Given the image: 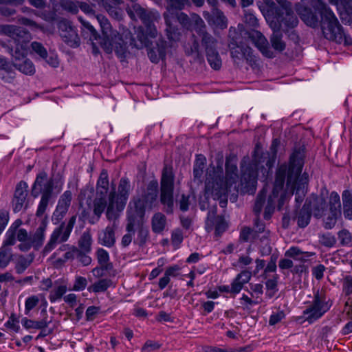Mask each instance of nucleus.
Returning <instances> with one entry per match:
<instances>
[{"label": "nucleus", "mask_w": 352, "mask_h": 352, "mask_svg": "<svg viewBox=\"0 0 352 352\" xmlns=\"http://www.w3.org/2000/svg\"><path fill=\"white\" fill-rule=\"evenodd\" d=\"M304 165V154L300 150L294 151L289 158V164H281L276 170L272 194L268 197L264 210V219L269 220L275 209L276 199L286 182L287 190H296V201L301 204L307 190L309 175H300Z\"/></svg>", "instance_id": "f257e3e1"}, {"label": "nucleus", "mask_w": 352, "mask_h": 352, "mask_svg": "<svg viewBox=\"0 0 352 352\" xmlns=\"http://www.w3.org/2000/svg\"><path fill=\"white\" fill-rule=\"evenodd\" d=\"M237 159L234 155L226 157V177H223V156L217 160V166H210L206 173L205 190L210 193L214 199H220V205L224 207L227 204V195L228 192L234 190L238 192L239 175L236 166Z\"/></svg>", "instance_id": "f03ea898"}, {"label": "nucleus", "mask_w": 352, "mask_h": 352, "mask_svg": "<svg viewBox=\"0 0 352 352\" xmlns=\"http://www.w3.org/2000/svg\"><path fill=\"white\" fill-rule=\"evenodd\" d=\"M97 20L100 25L102 38H100V45L108 54L114 51L120 58H124L127 54L126 43L116 30H113L109 20L102 15L97 16Z\"/></svg>", "instance_id": "7ed1b4c3"}, {"label": "nucleus", "mask_w": 352, "mask_h": 352, "mask_svg": "<svg viewBox=\"0 0 352 352\" xmlns=\"http://www.w3.org/2000/svg\"><path fill=\"white\" fill-rule=\"evenodd\" d=\"M314 8L320 15V24L325 37L337 43L346 40V36L341 25L332 10L321 0H317Z\"/></svg>", "instance_id": "20e7f679"}, {"label": "nucleus", "mask_w": 352, "mask_h": 352, "mask_svg": "<svg viewBox=\"0 0 352 352\" xmlns=\"http://www.w3.org/2000/svg\"><path fill=\"white\" fill-rule=\"evenodd\" d=\"M166 32L168 38L171 41H177L180 37V32L176 24H179L187 30L194 29L195 32L201 28H206V24L200 16L196 13H191L190 16L184 12H179L173 15V18L164 19Z\"/></svg>", "instance_id": "39448f33"}, {"label": "nucleus", "mask_w": 352, "mask_h": 352, "mask_svg": "<svg viewBox=\"0 0 352 352\" xmlns=\"http://www.w3.org/2000/svg\"><path fill=\"white\" fill-rule=\"evenodd\" d=\"M54 185V180L52 178L49 179L45 172L37 175L31 190V195L34 198L41 195L36 213L37 217H42L44 214L49 204L55 198L56 195L53 193Z\"/></svg>", "instance_id": "423d86ee"}, {"label": "nucleus", "mask_w": 352, "mask_h": 352, "mask_svg": "<svg viewBox=\"0 0 352 352\" xmlns=\"http://www.w3.org/2000/svg\"><path fill=\"white\" fill-rule=\"evenodd\" d=\"M175 175L171 166L165 165L162 170L160 180V202L164 206L166 213L173 212Z\"/></svg>", "instance_id": "0eeeda50"}, {"label": "nucleus", "mask_w": 352, "mask_h": 352, "mask_svg": "<svg viewBox=\"0 0 352 352\" xmlns=\"http://www.w3.org/2000/svg\"><path fill=\"white\" fill-rule=\"evenodd\" d=\"M248 157H244L241 162V184L246 192L253 193L256 189L258 176V163L256 159L248 162Z\"/></svg>", "instance_id": "6e6552de"}, {"label": "nucleus", "mask_w": 352, "mask_h": 352, "mask_svg": "<svg viewBox=\"0 0 352 352\" xmlns=\"http://www.w3.org/2000/svg\"><path fill=\"white\" fill-rule=\"evenodd\" d=\"M76 216H72L67 223L63 222L58 228L54 229L50 236V239L44 248L45 252H50L58 243L65 242L69 237L74 226L76 223Z\"/></svg>", "instance_id": "1a4fd4ad"}, {"label": "nucleus", "mask_w": 352, "mask_h": 352, "mask_svg": "<svg viewBox=\"0 0 352 352\" xmlns=\"http://www.w3.org/2000/svg\"><path fill=\"white\" fill-rule=\"evenodd\" d=\"M278 23H270L272 30L282 29L285 33L289 32L290 30H293L298 24V19L292 10H286L284 12L279 14L277 17Z\"/></svg>", "instance_id": "9d476101"}, {"label": "nucleus", "mask_w": 352, "mask_h": 352, "mask_svg": "<svg viewBox=\"0 0 352 352\" xmlns=\"http://www.w3.org/2000/svg\"><path fill=\"white\" fill-rule=\"evenodd\" d=\"M205 228L208 232L214 229L215 236L220 237L227 230L228 224L223 217L217 214V209L214 208L208 213Z\"/></svg>", "instance_id": "9b49d317"}, {"label": "nucleus", "mask_w": 352, "mask_h": 352, "mask_svg": "<svg viewBox=\"0 0 352 352\" xmlns=\"http://www.w3.org/2000/svg\"><path fill=\"white\" fill-rule=\"evenodd\" d=\"M327 310L328 307L327 303L320 298L318 292L314 295L312 304L303 311V315L307 321L309 323H312L320 318Z\"/></svg>", "instance_id": "f8f14e48"}, {"label": "nucleus", "mask_w": 352, "mask_h": 352, "mask_svg": "<svg viewBox=\"0 0 352 352\" xmlns=\"http://www.w3.org/2000/svg\"><path fill=\"white\" fill-rule=\"evenodd\" d=\"M159 185L157 180L151 181L146 188V191L143 197V200L138 199L135 201V207L136 210L142 214L144 207L147 205L150 206L156 200L158 195Z\"/></svg>", "instance_id": "ddd939ff"}, {"label": "nucleus", "mask_w": 352, "mask_h": 352, "mask_svg": "<svg viewBox=\"0 0 352 352\" xmlns=\"http://www.w3.org/2000/svg\"><path fill=\"white\" fill-rule=\"evenodd\" d=\"M60 35L63 41L72 47L80 45V38L74 27L68 21H62L58 25Z\"/></svg>", "instance_id": "4468645a"}, {"label": "nucleus", "mask_w": 352, "mask_h": 352, "mask_svg": "<svg viewBox=\"0 0 352 352\" xmlns=\"http://www.w3.org/2000/svg\"><path fill=\"white\" fill-rule=\"evenodd\" d=\"M28 184L24 181L19 182L14 190L12 206L14 212H20L23 208L28 207Z\"/></svg>", "instance_id": "2eb2a0df"}, {"label": "nucleus", "mask_w": 352, "mask_h": 352, "mask_svg": "<svg viewBox=\"0 0 352 352\" xmlns=\"http://www.w3.org/2000/svg\"><path fill=\"white\" fill-rule=\"evenodd\" d=\"M267 190L263 188L257 195L253 207V212L256 218L254 221V229L256 232H263L265 230V224L259 219L260 214L267 205L266 201Z\"/></svg>", "instance_id": "dca6fc26"}, {"label": "nucleus", "mask_w": 352, "mask_h": 352, "mask_svg": "<svg viewBox=\"0 0 352 352\" xmlns=\"http://www.w3.org/2000/svg\"><path fill=\"white\" fill-rule=\"evenodd\" d=\"M231 56L234 59L241 60L246 59L248 62H254V56L252 54V50L243 45H239L234 40L229 44Z\"/></svg>", "instance_id": "f3484780"}, {"label": "nucleus", "mask_w": 352, "mask_h": 352, "mask_svg": "<svg viewBox=\"0 0 352 352\" xmlns=\"http://www.w3.org/2000/svg\"><path fill=\"white\" fill-rule=\"evenodd\" d=\"M249 38L265 56L270 58L275 56L270 49L268 41L261 32L253 31L249 34Z\"/></svg>", "instance_id": "a211bd4d"}, {"label": "nucleus", "mask_w": 352, "mask_h": 352, "mask_svg": "<svg viewBox=\"0 0 352 352\" xmlns=\"http://www.w3.org/2000/svg\"><path fill=\"white\" fill-rule=\"evenodd\" d=\"M131 190L130 182L126 177H122L118 185V194L116 193L117 207L118 210H123L129 198Z\"/></svg>", "instance_id": "6ab92c4d"}, {"label": "nucleus", "mask_w": 352, "mask_h": 352, "mask_svg": "<svg viewBox=\"0 0 352 352\" xmlns=\"http://www.w3.org/2000/svg\"><path fill=\"white\" fill-rule=\"evenodd\" d=\"M9 37L13 39L15 45L20 46V49L28 48V43L32 39L30 33L25 29L13 25Z\"/></svg>", "instance_id": "aec40b11"}, {"label": "nucleus", "mask_w": 352, "mask_h": 352, "mask_svg": "<svg viewBox=\"0 0 352 352\" xmlns=\"http://www.w3.org/2000/svg\"><path fill=\"white\" fill-rule=\"evenodd\" d=\"M72 200V193L70 190H66L60 197L54 216L58 220L62 219L67 214Z\"/></svg>", "instance_id": "412c9836"}, {"label": "nucleus", "mask_w": 352, "mask_h": 352, "mask_svg": "<svg viewBox=\"0 0 352 352\" xmlns=\"http://www.w3.org/2000/svg\"><path fill=\"white\" fill-rule=\"evenodd\" d=\"M166 11L163 13L164 19L170 17L184 10L186 6H190L189 0H166Z\"/></svg>", "instance_id": "4be33fe9"}, {"label": "nucleus", "mask_w": 352, "mask_h": 352, "mask_svg": "<svg viewBox=\"0 0 352 352\" xmlns=\"http://www.w3.org/2000/svg\"><path fill=\"white\" fill-rule=\"evenodd\" d=\"M297 12L302 21L308 26L316 28L319 24L318 16L311 8L307 6H300L297 9Z\"/></svg>", "instance_id": "5701e85b"}, {"label": "nucleus", "mask_w": 352, "mask_h": 352, "mask_svg": "<svg viewBox=\"0 0 352 352\" xmlns=\"http://www.w3.org/2000/svg\"><path fill=\"white\" fill-rule=\"evenodd\" d=\"M206 28L197 30V33L201 37V45L205 48L206 54L217 50V41L206 30Z\"/></svg>", "instance_id": "b1692460"}, {"label": "nucleus", "mask_w": 352, "mask_h": 352, "mask_svg": "<svg viewBox=\"0 0 352 352\" xmlns=\"http://www.w3.org/2000/svg\"><path fill=\"white\" fill-rule=\"evenodd\" d=\"M116 228V222H113L112 226H107L102 230L98 235V241L100 244L106 247H112L116 242L115 229Z\"/></svg>", "instance_id": "393cba45"}, {"label": "nucleus", "mask_w": 352, "mask_h": 352, "mask_svg": "<svg viewBox=\"0 0 352 352\" xmlns=\"http://www.w3.org/2000/svg\"><path fill=\"white\" fill-rule=\"evenodd\" d=\"M311 201L306 199L302 209L296 216L297 223L300 228H305L309 223L311 216Z\"/></svg>", "instance_id": "a878e982"}, {"label": "nucleus", "mask_w": 352, "mask_h": 352, "mask_svg": "<svg viewBox=\"0 0 352 352\" xmlns=\"http://www.w3.org/2000/svg\"><path fill=\"white\" fill-rule=\"evenodd\" d=\"M46 227L47 224L45 221H43L38 228L36 230L34 234L29 237V242L35 249H38L43 245L45 239V232Z\"/></svg>", "instance_id": "bb28decb"}, {"label": "nucleus", "mask_w": 352, "mask_h": 352, "mask_svg": "<svg viewBox=\"0 0 352 352\" xmlns=\"http://www.w3.org/2000/svg\"><path fill=\"white\" fill-rule=\"evenodd\" d=\"M122 210H118L117 207V200H116V191L113 189L109 195V204L107 206L106 216L111 221H115L119 216V212ZM116 222V221H113Z\"/></svg>", "instance_id": "cd10ccee"}, {"label": "nucleus", "mask_w": 352, "mask_h": 352, "mask_svg": "<svg viewBox=\"0 0 352 352\" xmlns=\"http://www.w3.org/2000/svg\"><path fill=\"white\" fill-rule=\"evenodd\" d=\"M148 56L153 63H157L166 56V43L160 41L157 43L156 47L148 49Z\"/></svg>", "instance_id": "c85d7f7f"}, {"label": "nucleus", "mask_w": 352, "mask_h": 352, "mask_svg": "<svg viewBox=\"0 0 352 352\" xmlns=\"http://www.w3.org/2000/svg\"><path fill=\"white\" fill-rule=\"evenodd\" d=\"M206 157L202 155L197 156L194 168H193V176L194 182L198 184L202 182V176L204 173V169L206 165Z\"/></svg>", "instance_id": "c756f323"}, {"label": "nucleus", "mask_w": 352, "mask_h": 352, "mask_svg": "<svg viewBox=\"0 0 352 352\" xmlns=\"http://www.w3.org/2000/svg\"><path fill=\"white\" fill-rule=\"evenodd\" d=\"M314 255H315L314 252H303L299 248L296 246L291 247L285 253V256L287 257L293 258L294 259L302 261H306L307 258Z\"/></svg>", "instance_id": "7c9ffc66"}, {"label": "nucleus", "mask_w": 352, "mask_h": 352, "mask_svg": "<svg viewBox=\"0 0 352 352\" xmlns=\"http://www.w3.org/2000/svg\"><path fill=\"white\" fill-rule=\"evenodd\" d=\"M272 30L273 33L270 38L271 45L274 50L281 52L286 47V44L283 40V34L280 30Z\"/></svg>", "instance_id": "2f4dec72"}, {"label": "nucleus", "mask_w": 352, "mask_h": 352, "mask_svg": "<svg viewBox=\"0 0 352 352\" xmlns=\"http://www.w3.org/2000/svg\"><path fill=\"white\" fill-rule=\"evenodd\" d=\"M343 204V214L347 219H352V193L349 190H344L342 194Z\"/></svg>", "instance_id": "473e14b6"}, {"label": "nucleus", "mask_w": 352, "mask_h": 352, "mask_svg": "<svg viewBox=\"0 0 352 352\" xmlns=\"http://www.w3.org/2000/svg\"><path fill=\"white\" fill-rule=\"evenodd\" d=\"M14 68L26 75H33L35 73V67L32 60L25 58L19 61L16 60Z\"/></svg>", "instance_id": "72a5a7b5"}, {"label": "nucleus", "mask_w": 352, "mask_h": 352, "mask_svg": "<svg viewBox=\"0 0 352 352\" xmlns=\"http://www.w3.org/2000/svg\"><path fill=\"white\" fill-rule=\"evenodd\" d=\"M52 322V320L47 319V317H44L42 320L39 321H35L30 319H28L27 318H24L22 319L21 322L23 326L27 329H45L47 327L48 324Z\"/></svg>", "instance_id": "f704fd0d"}, {"label": "nucleus", "mask_w": 352, "mask_h": 352, "mask_svg": "<svg viewBox=\"0 0 352 352\" xmlns=\"http://www.w3.org/2000/svg\"><path fill=\"white\" fill-rule=\"evenodd\" d=\"M166 219L161 212L155 213L152 218V230L155 233L162 232L166 226Z\"/></svg>", "instance_id": "c9c22d12"}, {"label": "nucleus", "mask_w": 352, "mask_h": 352, "mask_svg": "<svg viewBox=\"0 0 352 352\" xmlns=\"http://www.w3.org/2000/svg\"><path fill=\"white\" fill-rule=\"evenodd\" d=\"M134 226V219L132 217H129L128 223L126 227V230L128 232V233L123 236L121 241V244L123 247H127L131 243L133 235L135 233Z\"/></svg>", "instance_id": "e433bc0d"}, {"label": "nucleus", "mask_w": 352, "mask_h": 352, "mask_svg": "<svg viewBox=\"0 0 352 352\" xmlns=\"http://www.w3.org/2000/svg\"><path fill=\"white\" fill-rule=\"evenodd\" d=\"M112 284L110 279H100L94 284L88 287V291L95 293L105 292Z\"/></svg>", "instance_id": "4c0bfd02"}, {"label": "nucleus", "mask_w": 352, "mask_h": 352, "mask_svg": "<svg viewBox=\"0 0 352 352\" xmlns=\"http://www.w3.org/2000/svg\"><path fill=\"white\" fill-rule=\"evenodd\" d=\"M329 210L331 212L341 214V203L339 195L332 192L329 197Z\"/></svg>", "instance_id": "58836bf2"}, {"label": "nucleus", "mask_w": 352, "mask_h": 352, "mask_svg": "<svg viewBox=\"0 0 352 352\" xmlns=\"http://www.w3.org/2000/svg\"><path fill=\"white\" fill-rule=\"evenodd\" d=\"M32 261V257L30 256L28 258L23 255L19 256L15 265L16 272L19 274L23 273L25 270L30 265Z\"/></svg>", "instance_id": "ea45409f"}, {"label": "nucleus", "mask_w": 352, "mask_h": 352, "mask_svg": "<svg viewBox=\"0 0 352 352\" xmlns=\"http://www.w3.org/2000/svg\"><path fill=\"white\" fill-rule=\"evenodd\" d=\"M91 242L92 239L90 233L89 232H83L78 241L80 250L85 252H89L91 251Z\"/></svg>", "instance_id": "a19ab883"}, {"label": "nucleus", "mask_w": 352, "mask_h": 352, "mask_svg": "<svg viewBox=\"0 0 352 352\" xmlns=\"http://www.w3.org/2000/svg\"><path fill=\"white\" fill-rule=\"evenodd\" d=\"M149 236V231L147 227L141 224L138 227L137 239L134 241L140 246L144 245L147 241Z\"/></svg>", "instance_id": "79ce46f5"}, {"label": "nucleus", "mask_w": 352, "mask_h": 352, "mask_svg": "<svg viewBox=\"0 0 352 352\" xmlns=\"http://www.w3.org/2000/svg\"><path fill=\"white\" fill-rule=\"evenodd\" d=\"M107 207V199L96 197L94 201V213L98 219Z\"/></svg>", "instance_id": "37998d69"}, {"label": "nucleus", "mask_w": 352, "mask_h": 352, "mask_svg": "<svg viewBox=\"0 0 352 352\" xmlns=\"http://www.w3.org/2000/svg\"><path fill=\"white\" fill-rule=\"evenodd\" d=\"M28 49L24 47V49H20V46L15 45V49L9 48V52L11 54L12 57V65H15L16 60L17 59L20 61L21 59L26 58V55L28 54Z\"/></svg>", "instance_id": "c03bdc74"}, {"label": "nucleus", "mask_w": 352, "mask_h": 352, "mask_svg": "<svg viewBox=\"0 0 352 352\" xmlns=\"http://www.w3.org/2000/svg\"><path fill=\"white\" fill-rule=\"evenodd\" d=\"M207 60L210 65L216 70H218L221 67V59L217 50L206 54Z\"/></svg>", "instance_id": "a18cd8bd"}, {"label": "nucleus", "mask_w": 352, "mask_h": 352, "mask_svg": "<svg viewBox=\"0 0 352 352\" xmlns=\"http://www.w3.org/2000/svg\"><path fill=\"white\" fill-rule=\"evenodd\" d=\"M314 206V215L317 218L322 217L325 208V202L323 199L314 198L310 200Z\"/></svg>", "instance_id": "49530a36"}, {"label": "nucleus", "mask_w": 352, "mask_h": 352, "mask_svg": "<svg viewBox=\"0 0 352 352\" xmlns=\"http://www.w3.org/2000/svg\"><path fill=\"white\" fill-rule=\"evenodd\" d=\"M41 298H44L42 295H33L26 299L25 302V314H28L31 310L38 305Z\"/></svg>", "instance_id": "de8ad7c7"}, {"label": "nucleus", "mask_w": 352, "mask_h": 352, "mask_svg": "<svg viewBox=\"0 0 352 352\" xmlns=\"http://www.w3.org/2000/svg\"><path fill=\"white\" fill-rule=\"evenodd\" d=\"M319 243L323 246L331 248L336 243V239L331 233H323L319 234Z\"/></svg>", "instance_id": "09e8293b"}, {"label": "nucleus", "mask_w": 352, "mask_h": 352, "mask_svg": "<svg viewBox=\"0 0 352 352\" xmlns=\"http://www.w3.org/2000/svg\"><path fill=\"white\" fill-rule=\"evenodd\" d=\"M212 12L214 17V23L222 29L226 28L228 25V20L223 13L218 9H214Z\"/></svg>", "instance_id": "8fccbe9b"}, {"label": "nucleus", "mask_w": 352, "mask_h": 352, "mask_svg": "<svg viewBox=\"0 0 352 352\" xmlns=\"http://www.w3.org/2000/svg\"><path fill=\"white\" fill-rule=\"evenodd\" d=\"M11 260L10 250L5 248L0 249V268L4 269Z\"/></svg>", "instance_id": "3c124183"}, {"label": "nucleus", "mask_w": 352, "mask_h": 352, "mask_svg": "<svg viewBox=\"0 0 352 352\" xmlns=\"http://www.w3.org/2000/svg\"><path fill=\"white\" fill-rule=\"evenodd\" d=\"M77 3L71 0H64L60 2V6L63 10L72 14H76L79 8V5Z\"/></svg>", "instance_id": "603ef678"}, {"label": "nucleus", "mask_w": 352, "mask_h": 352, "mask_svg": "<svg viewBox=\"0 0 352 352\" xmlns=\"http://www.w3.org/2000/svg\"><path fill=\"white\" fill-rule=\"evenodd\" d=\"M16 226H10L6 232V239L4 241V245H13L16 243Z\"/></svg>", "instance_id": "864d4df0"}, {"label": "nucleus", "mask_w": 352, "mask_h": 352, "mask_svg": "<svg viewBox=\"0 0 352 352\" xmlns=\"http://www.w3.org/2000/svg\"><path fill=\"white\" fill-rule=\"evenodd\" d=\"M67 291V287L65 285H60L54 290H52L50 294V300L53 302L56 300L61 298L64 294Z\"/></svg>", "instance_id": "5fc2aeb1"}, {"label": "nucleus", "mask_w": 352, "mask_h": 352, "mask_svg": "<svg viewBox=\"0 0 352 352\" xmlns=\"http://www.w3.org/2000/svg\"><path fill=\"white\" fill-rule=\"evenodd\" d=\"M338 239L342 245H352V236L347 230H342L338 234Z\"/></svg>", "instance_id": "6e6d98bb"}, {"label": "nucleus", "mask_w": 352, "mask_h": 352, "mask_svg": "<svg viewBox=\"0 0 352 352\" xmlns=\"http://www.w3.org/2000/svg\"><path fill=\"white\" fill-rule=\"evenodd\" d=\"M32 51L38 54L43 59H45L47 57V52L44 46L38 42L34 41L31 43Z\"/></svg>", "instance_id": "4d7b16f0"}, {"label": "nucleus", "mask_w": 352, "mask_h": 352, "mask_svg": "<svg viewBox=\"0 0 352 352\" xmlns=\"http://www.w3.org/2000/svg\"><path fill=\"white\" fill-rule=\"evenodd\" d=\"M76 253V258L84 265H89L91 262V258L89 256L87 255V252H82L77 248H74Z\"/></svg>", "instance_id": "13d9d810"}, {"label": "nucleus", "mask_w": 352, "mask_h": 352, "mask_svg": "<svg viewBox=\"0 0 352 352\" xmlns=\"http://www.w3.org/2000/svg\"><path fill=\"white\" fill-rule=\"evenodd\" d=\"M87 285V278L82 276H76L72 289L74 291H82Z\"/></svg>", "instance_id": "bf43d9fd"}, {"label": "nucleus", "mask_w": 352, "mask_h": 352, "mask_svg": "<svg viewBox=\"0 0 352 352\" xmlns=\"http://www.w3.org/2000/svg\"><path fill=\"white\" fill-rule=\"evenodd\" d=\"M96 186L109 188V177L107 170L103 169L99 176Z\"/></svg>", "instance_id": "052dcab7"}, {"label": "nucleus", "mask_w": 352, "mask_h": 352, "mask_svg": "<svg viewBox=\"0 0 352 352\" xmlns=\"http://www.w3.org/2000/svg\"><path fill=\"white\" fill-rule=\"evenodd\" d=\"M343 291L348 298L352 296V276H346L344 279Z\"/></svg>", "instance_id": "680f3d73"}, {"label": "nucleus", "mask_w": 352, "mask_h": 352, "mask_svg": "<svg viewBox=\"0 0 352 352\" xmlns=\"http://www.w3.org/2000/svg\"><path fill=\"white\" fill-rule=\"evenodd\" d=\"M254 237V231L250 228L245 227L242 228L240 232V240L247 242Z\"/></svg>", "instance_id": "e2e57ef3"}, {"label": "nucleus", "mask_w": 352, "mask_h": 352, "mask_svg": "<svg viewBox=\"0 0 352 352\" xmlns=\"http://www.w3.org/2000/svg\"><path fill=\"white\" fill-rule=\"evenodd\" d=\"M19 320L15 317L14 314H12L9 320L6 323V327L18 332L20 327L18 324Z\"/></svg>", "instance_id": "0e129e2a"}, {"label": "nucleus", "mask_w": 352, "mask_h": 352, "mask_svg": "<svg viewBox=\"0 0 352 352\" xmlns=\"http://www.w3.org/2000/svg\"><path fill=\"white\" fill-rule=\"evenodd\" d=\"M340 214H335L333 212H331V215L329 216L325 220H324V228L326 229H331L333 228L336 222H337V218L338 216Z\"/></svg>", "instance_id": "69168bd1"}, {"label": "nucleus", "mask_w": 352, "mask_h": 352, "mask_svg": "<svg viewBox=\"0 0 352 352\" xmlns=\"http://www.w3.org/2000/svg\"><path fill=\"white\" fill-rule=\"evenodd\" d=\"M12 67V63H10L6 58L0 55V69L6 73H11Z\"/></svg>", "instance_id": "338daca9"}, {"label": "nucleus", "mask_w": 352, "mask_h": 352, "mask_svg": "<svg viewBox=\"0 0 352 352\" xmlns=\"http://www.w3.org/2000/svg\"><path fill=\"white\" fill-rule=\"evenodd\" d=\"M183 241V233L179 230H174L171 235L172 244L177 247Z\"/></svg>", "instance_id": "774afa93"}]
</instances>
